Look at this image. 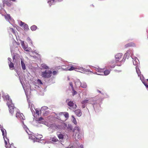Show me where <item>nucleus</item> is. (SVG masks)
Masks as SVG:
<instances>
[{"mask_svg": "<svg viewBox=\"0 0 148 148\" xmlns=\"http://www.w3.org/2000/svg\"><path fill=\"white\" fill-rule=\"evenodd\" d=\"M97 91H98V92H100V93H101V91H100V90H98Z\"/></svg>", "mask_w": 148, "mask_h": 148, "instance_id": "obj_49", "label": "nucleus"}, {"mask_svg": "<svg viewBox=\"0 0 148 148\" xmlns=\"http://www.w3.org/2000/svg\"><path fill=\"white\" fill-rule=\"evenodd\" d=\"M133 63L134 65H137L138 64V62L136 61V60H133Z\"/></svg>", "mask_w": 148, "mask_h": 148, "instance_id": "obj_30", "label": "nucleus"}, {"mask_svg": "<svg viewBox=\"0 0 148 148\" xmlns=\"http://www.w3.org/2000/svg\"><path fill=\"white\" fill-rule=\"evenodd\" d=\"M15 59V57L13 56V60H14Z\"/></svg>", "mask_w": 148, "mask_h": 148, "instance_id": "obj_48", "label": "nucleus"}, {"mask_svg": "<svg viewBox=\"0 0 148 148\" xmlns=\"http://www.w3.org/2000/svg\"><path fill=\"white\" fill-rule=\"evenodd\" d=\"M23 27L25 31H27L29 29L28 26L27 24H25Z\"/></svg>", "mask_w": 148, "mask_h": 148, "instance_id": "obj_22", "label": "nucleus"}, {"mask_svg": "<svg viewBox=\"0 0 148 148\" xmlns=\"http://www.w3.org/2000/svg\"><path fill=\"white\" fill-rule=\"evenodd\" d=\"M110 73V70L106 69V70H104V71L103 72V74L98 73V75H108Z\"/></svg>", "mask_w": 148, "mask_h": 148, "instance_id": "obj_11", "label": "nucleus"}, {"mask_svg": "<svg viewBox=\"0 0 148 148\" xmlns=\"http://www.w3.org/2000/svg\"><path fill=\"white\" fill-rule=\"evenodd\" d=\"M76 69V67H73V66H71V68H67V69H66V68L64 69L65 70H66V71L68 70V71H70L74 70Z\"/></svg>", "mask_w": 148, "mask_h": 148, "instance_id": "obj_18", "label": "nucleus"}, {"mask_svg": "<svg viewBox=\"0 0 148 148\" xmlns=\"http://www.w3.org/2000/svg\"><path fill=\"white\" fill-rule=\"evenodd\" d=\"M52 74V72L51 71L45 70V71L42 72L41 76L44 78H49L50 77Z\"/></svg>", "mask_w": 148, "mask_h": 148, "instance_id": "obj_3", "label": "nucleus"}, {"mask_svg": "<svg viewBox=\"0 0 148 148\" xmlns=\"http://www.w3.org/2000/svg\"><path fill=\"white\" fill-rule=\"evenodd\" d=\"M6 17H8L9 19H11V17L9 15H7L6 16H5V18H6Z\"/></svg>", "mask_w": 148, "mask_h": 148, "instance_id": "obj_39", "label": "nucleus"}, {"mask_svg": "<svg viewBox=\"0 0 148 148\" xmlns=\"http://www.w3.org/2000/svg\"><path fill=\"white\" fill-rule=\"evenodd\" d=\"M39 123L43 124L45 122L44 119L42 117L39 118L37 120Z\"/></svg>", "mask_w": 148, "mask_h": 148, "instance_id": "obj_14", "label": "nucleus"}, {"mask_svg": "<svg viewBox=\"0 0 148 148\" xmlns=\"http://www.w3.org/2000/svg\"><path fill=\"white\" fill-rule=\"evenodd\" d=\"M42 108H44L45 109H47L48 108V107L46 106L43 107Z\"/></svg>", "mask_w": 148, "mask_h": 148, "instance_id": "obj_46", "label": "nucleus"}, {"mask_svg": "<svg viewBox=\"0 0 148 148\" xmlns=\"http://www.w3.org/2000/svg\"><path fill=\"white\" fill-rule=\"evenodd\" d=\"M88 100H84L82 102V103L83 104H85L87 103L88 102Z\"/></svg>", "mask_w": 148, "mask_h": 148, "instance_id": "obj_26", "label": "nucleus"}, {"mask_svg": "<svg viewBox=\"0 0 148 148\" xmlns=\"http://www.w3.org/2000/svg\"><path fill=\"white\" fill-rule=\"evenodd\" d=\"M115 66V65H114V64L112 65H110L109 66V68H114Z\"/></svg>", "mask_w": 148, "mask_h": 148, "instance_id": "obj_35", "label": "nucleus"}, {"mask_svg": "<svg viewBox=\"0 0 148 148\" xmlns=\"http://www.w3.org/2000/svg\"><path fill=\"white\" fill-rule=\"evenodd\" d=\"M75 148V146H72L70 147H66V148Z\"/></svg>", "mask_w": 148, "mask_h": 148, "instance_id": "obj_42", "label": "nucleus"}, {"mask_svg": "<svg viewBox=\"0 0 148 148\" xmlns=\"http://www.w3.org/2000/svg\"><path fill=\"white\" fill-rule=\"evenodd\" d=\"M134 46H135V45L133 42L129 43L127 44H126L125 45V48H127L128 47Z\"/></svg>", "mask_w": 148, "mask_h": 148, "instance_id": "obj_12", "label": "nucleus"}, {"mask_svg": "<svg viewBox=\"0 0 148 148\" xmlns=\"http://www.w3.org/2000/svg\"><path fill=\"white\" fill-rule=\"evenodd\" d=\"M25 23H24L22 21H21L20 22V25L22 26L23 25H25Z\"/></svg>", "mask_w": 148, "mask_h": 148, "instance_id": "obj_38", "label": "nucleus"}, {"mask_svg": "<svg viewBox=\"0 0 148 148\" xmlns=\"http://www.w3.org/2000/svg\"><path fill=\"white\" fill-rule=\"evenodd\" d=\"M67 128L69 129L70 130H72L73 129V127L71 126H68L67 127Z\"/></svg>", "mask_w": 148, "mask_h": 148, "instance_id": "obj_33", "label": "nucleus"}, {"mask_svg": "<svg viewBox=\"0 0 148 148\" xmlns=\"http://www.w3.org/2000/svg\"><path fill=\"white\" fill-rule=\"evenodd\" d=\"M24 50L26 51H27L28 52H29L31 50H32V49L30 47L27 48V47H26V48H25L24 49Z\"/></svg>", "mask_w": 148, "mask_h": 148, "instance_id": "obj_23", "label": "nucleus"}, {"mask_svg": "<svg viewBox=\"0 0 148 148\" xmlns=\"http://www.w3.org/2000/svg\"><path fill=\"white\" fill-rule=\"evenodd\" d=\"M70 84V86L71 87V88H72V89H73L74 88H73V85L72 83L71 82H70V84Z\"/></svg>", "mask_w": 148, "mask_h": 148, "instance_id": "obj_34", "label": "nucleus"}, {"mask_svg": "<svg viewBox=\"0 0 148 148\" xmlns=\"http://www.w3.org/2000/svg\"><path fill=\"white\" fill-rule=\"evenodd\" d=\"M77 148H83L82 146H80V147H78Z\"/></svg>", "mask_w": 148, "mask_h": 148, "instance_id": "obj_45", "label": "nucleus"}, {"mask_svg": "<svg viewBox=\"0 0 148 148\" xmlns=\"http://www.w3.org/2000/svg\"><path fill=\"white\" fill-rule=\"evenodd\" d=\"M1 131L2 133V135L4 140L5 143H6L7 144V143H9V140L6 137V131L4 129H1Z\"/></svg>", "mask_w": 148, "mask_h": 148, "instance_id": "obj_5", "label": "nucleus"}, {"mask_svg": "<svg viewBox=\"0 0 148 148\" xmlns=\"http://www.w3.org/2000/svg\"><path fill=\"white\" fill-rule=\"evenodd\" d=\"M95 70L98 72H99V73L103 74V72L104 71V69L99 68H95Z\"/></svg>", "mask_w": 148, "mask_h": 148, "instance_id": "obj_16", "label": "nucleus"}, {"mask_svg": "<svg viewBox=\"0 0 148 148\" xmlns=\"http://www.w3.org/2000/svg\"><path fill=\"white\" fill-rule=\"evenodd\" d=\"M42 67L45 69H47L48 68V67L46 65H43L42 66Z\"/></svg>", "mask_w": 148, "mask_h": 148, "instance_id": "obj_31", "label": "nucleus"}, {"mask_svg": "<svg viewBox=\"0 0 148 148\" xmlns=\"http://www.w3.org/2000/svg\"><path fill=\"white\" fill-rule=\"evenodd\" d=\"M37 83L39 84H42V83L40 79H38L37 81Z\"/></svg>", "mask_w": 148, "mask_h": 148, "instance_id": "obj_29", "label": "nucleus"}, {"mask_svg": "<svg viewBox=\"0 0 148 148\" xmlns=\"http://www.w3.org/2000/svg\"><path fill=\"white\" fill-rule=\"evenodd\" d=\"M36 56H34V58H36Z\"/></svg>", "mask_w": 148, "mask_h": 148, "instance_id": "obj_50", "label": "nucleus"}, {"mask_svg": "<svg viewBox=\"0 0 148 148\" xmlns=\"http://www.w3.org/2000/svg\"><path fill=\"white\" fill-rule=\"evenodd\" d=\"M66 102L67 103L68 106L70 107L69 109L71 110H74L77 107L76 104H74L73 101H69V99H67L66 101Z\"/></svg>", "mask_w": 148, "mask_h": 148, "instance_id": "obj_2", "label": "nucleus"}, {"mask_svg": "<svg viewBox=\"0 0 148 148\" xmlns=\"http://www.w3.org/2000/svg\"><path fill=\"white\" fill-rule=\"evenodd\" d=\"M8 60L10 61V62H11V59L10 58H8Z\"/></svg>", "mask_w": 148, "mask_h": 148, "instance_id": "obj_44", "label": "nucleus"}, {"mask_svg": "<svg viewBox=\"0 0 148 148\" xmlns=\"http://www.w3.org/2000/svg\"><path fill=\"white\" fill-rule=\"evenodd\" d=\"M39 135V137H38V138H37V139H40H40H41V138H42V135Z\"/></svg>", "mask_w": 148, "mask_h": 148, "instance_id": "obj_41", "label": "nucleus"}, {"mask_svg": "<svg viewBox=\"0 0 148 148\" xmlns=\"http://www.w3.org/2000/svg\"><path fill=\"white\" fill-rule=\"evenodd\" d=\"M79 83L80 85V86L82 88H86L87 87V85L86 83L83 82L81 83L80 80L79 79L77 80L75 82V84H77Z\"/></svg>", "mask_w": 148, "mask_h": 148, "instance_id": "obj_7", "label": "nucleus"}, {"mask_svg": "<svg viewBox=\"0 0 148 148\" xmlns=\"http://www.w3.org/2000/svg\"><path fill=\"white\" fill-rule=\"evenodd\" d=\"M22 46L23 49H24L25 48H26V47H27L25 45L24 43H23L22 44Z\"/></svg>", "mask_w": 148, "mask_h": 148, "instance_id": "obj_32", "label": "nucleus"}, {"mask_svg": "<svg viewBox=\"0 0 148 148\" xmlns=\"http://www.w3.org/2000/svg\"><path fill=\"white\" fill-rule=\"evenodd\" d=\"M2 97L4 100H6L7 103H9V102H12V100L10 99V98L8 95H3L2 96Z\"/></svg>", "mask_w": 148, "mask_h": 148, "instance_id": "obj_9", "label": "nucleus"}, {"mask_svg": "<svg viewBox=\"0 0 148 148\" xmlns=\"http://www.w3.org/2000/svg\"><path fill=\"white\" fill-rule=\"evenodd\" d=\"M55 0H53V2H54Z\"/></svg>", "mask_w": 148, "mask_h": 148, "instance_id": "obj_52", "label": "nucleus"}, {"mask_svg": "<svg viewBox=\"0 0 148 148\" xmlns=\"http://www.w3.org/2000/svg\"><path fill=\"white\" fill-rule=\"evenodd\" d=\"M36 54H37V55H39V54H38V53H36Z\"/></svg>", "mask_w": 148, "mask_h": 148, "instance_id": "obj_51", "label": "nucleus"}, {"mask_svg": "<svg viewBox=\"0 0 148 148\" xmlns=\"http://www.w3.org/2000/svg\"><path fill=\"white\" fill-rule=\"evenodd\" d=\"M122 56V54L121 53H119L117 54L115 56V58L116 59V61H121V58Z\"/></svg>", "mask_w": 148, "mask_h": 148, "instance_id": "obj_10", "label": "nucleus"}, {"mask_svg": "<svg viewBox=\"0 0 148 148\" xmlns=\"http://www.w3.org/2000/svg\"><path fill=\"white\" fill-rule=\"evenodd\" d=\"M21 63L22 69L23 70H25L26 69L25 64L22 60H21Z\"/></svg>", "mask_w": 148, "mask_h": 148, "instance_id": "obj_17", "label": "nucleus"}, {"mask_svg": "<svg viewBox=\"0 0 148 148\" xmlns=\"http://www.w3.org/2000/svg\"><path fill=\"white\" fill-rule=\"evenodd\" d=\"M85 107V105H83L82 106V108H84Z\"/></svg>", "mask_w": 148, "mask_h": 148, "instance_id": "obj_47", "label": "nucleus"}, {"mask_svg": "<svg viewBox=\"0 0 148 148\" xmlns=\"http://www.w3.org/2000/svg\"><path fill=\"white\" fill-rule=\"evenodd\" d=\"M80 129L79 127L77 126H76L74 128L73 130V132H74L75 134V139H79V137L77 136V135L79 136V132Z\"/></svg>", "mask_w": 148, "mask_h": 148, "instance_id": "obj_6", "label": "nucleus"}, {"mask_svg": "<svg viewBox=\"0 0 148 148\" xmlns=\"http://www.w3.org/2000/svg\"><path fill=\"white\" fill-rule=\"evenodd\" d=\"M57 72L56 71H53V72H52V74L53 75H55L56 74H57Z\"/></svg>", "mask_w": 148, "mask_h": 148, "instance_id": "obj_40", "label": "nucleus"}, {"mask_svg": "<svg viewBox=\"0 0 148 148\" xmlns=\"http://www.w3.org/2000/svg\"><path fill=\"white\" fill-rule=\"evenodd\" d=\"M72 90L73 91L72 93L73 96L75 95H76L77 94V92L74 90V88L73 89H72Z\"/></svg>", "mask_w": 148, "mask_h": 148, "instance_id": "obj_28", "label": "nucleus"}, {"mask_svg": "<svg viewBox=\"0 0 148 148\" xmlns=\"http://www.w3.org/2000/svg\"><path fill=\"white\" fill-rule=\"evenodd\" d=\"M40 113V111L39 110H36V114L39 115Z\"/></svg>", "mask_w": 148, "mask_h": 148, "instance_id": "obj_37", "label": "nucleus"}, {"mask_svg": "<svg viewBox=\"0 0 148 148\" xmlns=\"http://www.w3.org/2000/svg\"><path fill=\"white\" fill-rule=\"evenodd\" d=\"M69 117V114L66 112H61L60 114L59 118L62 121H66Z\"/></svg>", "mask_w": 148, "mask_h": 148, "instance_id": "obj_1", "label": "nucleus"}, {"mask_svg": "<svg viewBox=\"0 0 148 148\" xmlns=\"http://www.w3.org/2000/svg\"><path fill=\"white\" fill-rule=\"evenodd\" d=\"M147 81H148V79H147Z\"/></svg>", "mask_w": 148, "mask_h": 148, "instance_id": "obj_53", "label": "nucleus"}, {"mask_svg": "<svg viewBox=\"0 0 148 148\" xmlns=\"http://www.w3.org/2000/svg\"><path fill=\"white\" fill-rule=\"evenodd\" d=\"M75 112L77 116H80L82 115V113L81 112V110L79 109L75 110Z\"/></svg>", "mask_w": 148, "mask_h": 148, "instance_id": "obj_13", "label": "nucleus"}, {"mask_svg": "<svg viewBox=\"0 0 148 148\" xmlns=\"http://www.w3.org/2000/svg\"><path fill=\"white\" fill-rule=\"evenodd\" d=\"M9 66L10 69L11 70L13 69V68L14 67V64L13 63L10 62H8Z\"/></svg>", "mask_w": 148, "mask_h": 148, "instance_id": "obj_19", "label": "nucleus"}, {"mask_svg": "<svg viewBox=\"0 0 148 148\" xmlns=\"http://www.w3.org/2000/svg\"><path fill=\"white\" fill-rule=\"evenodd\" d=\"M16 117L18 119L21 120V121L25 120V116L23 115L22 113H20V112H17L16 114Z\"/></svg>", "mask_w": 148, "mask_h": 148, "instance_id": "obj_8", "label": "nucleus"}, {"mask_svg": "<svg viewBox=\"0 0 148 148\" xmlns=\"http://www.w3.org/2000/svg\"><path fill=\"white\" fill-rule=\"evenodd\" d=\"M11 29L12 30V32L14 33H15V31L14 30V29L13 28H12Z\"/></svg>", "mask_w": 148, "mask_h": 148, "instance_id": "obj_43", "label": "nucleus"}, {"mask_svg": "<svg viewBox=\"0 0 148 148\" xmlns=\"http://www.w3.org/2000/svg\"><path fill=\"white\" fill-rule=\"evenodd\" d=\"M136 70L138 76L140 77L141 76V74L139 69L138 68H137L136 67Z\"/></svg>", "mask_w": 148, "mask_h": 148, "instance_id": "obj_21", "label": "nucleus"}, {"mask_svg": "<svg viewBox=\"0 0 148 148\" xmlns=\"http://www.w3.org/2000/svg\"><path fill=\"white\" fill-rule=\"evenodd\" d=\"M51 140L53 142H56L58 141V139L56 138H52Z\"/></svg>", "mask_w": 148, "mask_h": 148, "instance_id": "obj_27", "label": "nucleus"}, {"mask_svg": "<svg viewBox=\"0 0 148 148\" xmlns=\"http://www.w3.org/2000/svg\"><path fill=\"white\" fill-rule=\"evenodd\" d=\"M37 29V27L34 25H32L31 27V29L32 31H35Z\"/></svg>", "mask_w": 148, "mask_h": 148, "instance_id": "obj_20", "label": "nucleus"}, {"mask_svg": "<svg viewBox=\"0 0 148 148\" xmlns=\"http://www.w3.org/2000/svg\"><path fill=\"white\" fill-rule=\"evenodd\" d=\"M7 104L9 108V111L11 114H13L14 112V104L12 102H9V103H7Z\"/></svg>", "mask_w": 148, "mask_h": 148, "instance_id": "obj_4", "label": "nucleus"}, {"mask_svg": "<svg viewBox=\"0 0 148 148\" xmlns=\"http://www.w3.org/2000/svg\"><path fill=\"white\" fill-rule=\"evenodd\" d=\"M72 117L73 118V122L75 125H76L77 124V122L76 120L75 119V118L74 116H72Z\"/></svg>", "mask_w": 148, "mask_h": 148, "instance_id": "obj_24", "label": "nucleus"}, {"mask_svg": "<svg viewBox=\"0 0 148 148\" xmlns=\"http://www.w3.org/2000/svg\"><path fill=\"white\" fill-rule=\"evenodd\" d=\"M5 147L6 148H16L12 145V144L11 145L9 143H9H7V144L6 143H5Z\"/></svg>", "mask_w": 148, "mask_h": 148, "instance_id": "obj_15", "label": "nucleus"}, {"mask_svg": "<svg viewBox=\"0 0 148 148\" xmlns=\"http://www.w3.org/2000/svg\"><path fill=\"white\" fill-rule=\"evenodd\" d=\"M58 137L60 139H62L63 138L64 136L62 134H60L58 136Z\"/></svg>", "mask_w": 148, "mask_h": 148, "instance_id": "obj_25", "label": "nucleus"}, {"mask_svg": "<svg viewBox=\"0 0 148 148\" xmlns=\"http://www.w3.org/2000/svg\"><path fill=\"white\" fill-rule=\"evenodd\" d=\"M143 83L146 87L147 88H148V85H147V82H143Z\"/></svg>", "mask_w": 148, "mask_h": 148, "instance_id": "obj_36", "label": "nucleus"}]
</instances>
